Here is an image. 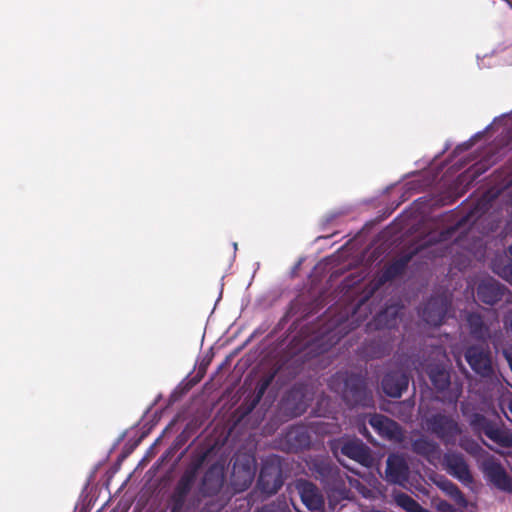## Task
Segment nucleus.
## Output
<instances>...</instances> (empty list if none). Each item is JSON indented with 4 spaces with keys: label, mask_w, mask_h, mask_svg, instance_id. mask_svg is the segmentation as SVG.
<instances>
[{
    "label": "nucleus",
    "mask_w": 512,
    "mask_h": 512,
    "mask_svg": "<svg viewBox=\"0 0 512 512\" xmlns=\"http://www.w3.org/2000/svg\"><path fill=\"white\" fill-rule=\"evenodd\" d=\"M467 322L472 336L480 343L467 349L465 359L475 373L482 377H489L493 373V366L490 350L485 342L488 335L487 329L483 325L481 317L477 314H469Z\"/></svg>",
    "instance_id": "1"
},
{
    "label": "nucleus",
    "mask_w": 512,
    "mask_h": 512,
    "mask_svg": "<svg viewBox=\"0 0 512 512\" xmlns=\"http://www.w3.org/2000/svg\"><path fill=\"white\" fill-rule=\"evenodd\" d=\"M470 424L477 432H483L490 440L501 447H512V435L506 430L492 424L480 414H473L470 417Z\"/></svg>",
    "instance_id": "2"
},
{
    "label": "nucleus",
    "mask_w": 512,
    "mask_h": 512,
    "mask_svg": "<svg viewBox=\"0 0 512 512\" xmlns=\"http://www.w3.org/2000/svg\"><path fill=\"white\" fill-rule=\"evenodd\" d=\"M423 419L429 430L447 442L452 441L460 432L457 422L441 413L431 416L423 413Z\"/></svg>",
    "instance_id": "3"
},
{
    "label": "nucleus",
    "mask_w": 512,
    "mask_h": 512,
    "mask_svg": "<svg viewBox=\"0 0 512 512\" xmlns=\"http://www.w3.org/2000/svg\"><path fill=\"white\" fill-rule=\"evenodd\" d=\"M482 467L485 476L493 485L502 491L512 492V478L500 463L493 458H488L483 462Z\"/></svg>",
    "instance_id": "4"
},
{
    "label": "nucleus",
    "mask_w": 512,
    "mask_h": 512,
    "mask_svg": "<svg viewBox=\"0 0 512 512\" xmlns=\"http://www.w3.org/2000/svg\"><path fill=\"white\" fill-rule=\"evenodd\" d=\"M448 306L446 298H432L422 311L423 320L433 326L441 325L447 315Z\"/></svg>",
    "instance_id": "5"
},
{
    "label": "nucleus",
    "mask_w": 512,
    "mask_h": 512,
    "mask_svg": "<svg viewBox=\"0 0 512 512\" xmlns=\"http://www.w3.org/2000/svg\"><path fill=\"white\" fill-rule=\"evenodd\" d=\"M296 488L303 504L310 511H319L323 508V497L315 485L305 480H299L296 484Z\"/></svg>",
    "instance_id": "6"
},
{
    "label": "nucleus",
    "mask_w": 512,
    "mask_h": 512,
    "mask_svg": "<svg viewBox=\"0 0 512 512\" xmlns=\"http://www.w3.org/2000/svg\"><path fill=\"white\" fill-rule=\"evenodd\" d=\"M369 423L379 435L388 440L400 441L402 439V431L399 425L383 415H372Z\"/></svg>",
    "instance_id": "7"
},
{
    "label": "nucleus",
    "mask_w": 512,
    "mask_h": 512,
    "mask_svg": "<svg viewBox=\"0 0 512 512\" xmlns=\"http://www.w3.org/2000/svg\"><path fill=\"white\" fill-rule=\"evenodd\" d=\"M386 478L389 482L405 486L408 478V466L403 457L395 454L388 457Z\"/></svg>",
    "instance_id": "8"
},
{
    "label": "nucleus",
    "mask_w": 512,
    "mask_h": 512,
    "mask_svg": "<svg viewBox=\"0 0 512 512\" xmlns=\"http://www.w3.org/2000/svg\"><path fill=\"white\" fill-rule=\"evenodd\" d=\"M341 451L344 455L365 467L372 465L373 458L370 451L360 440L353 439L346 441L343 444Z\"/></svg>",
    "instance_id": "9"
},
{
    "label": "nucleus",
    "mask_w": 512,
    "mask_h": 512,
    "mask_svg": "<svg viewBox=\"0 0 512 512\" xmlns=\"http://www.w3.org/2000/svg\"><path fill=\"white\" fill-rule=\"evenodd\" d=\"M409 378L403 371H396L387 374L382 381V388L385 394L390 397L399 398L402 392L408 387Z\"/></svg>",
    "instance_id": "10"
},
{
    "label": "nucleus",
    "mask_w": 512,
    "mask_h": 512,
    "mask_svg": "<svg viewBox=\"0 0 512 512\" xmlns=\"http://www.w3.org/2000/svg\"><path fill=\"white\" fill-rule=\"evenodd\" d=\"M501 294V285L492 278L482 281L477 289L478 298L487 304H494L497 302L500 299Z\"/></svg>",
    "instance_id": "11"
},
{
    "label": "nucleus",
    "mask_w": 512,
    "mask_h": 512,
    "mask_svg": "<svg viewBox=\"0 0 512 512\" xmlns=\"http://www.w3.org/2000/svg\"><path fill=\"white\" fill-rule=\"evenodd\" d=\"M445 464L451 474L462 481L470 478L468 466L463 457L457 454H448L445 456Z\"/></svg>",
    "instance_id": "12"
},
{
    "label": "nucleus",
    "mask_w": 512,
    "mask_h": 512,
    "mask_svg": "<svg viewBox=\"0 0 512 512\" xmlns=\"http://www.w3.org/2000/svg\"><path fill=\"white\" fill-rule=\"evenodd\" d=\"M429 377L438 391H444L450 386V376L446 368L442 366H435L430 368Z\"/></svg>",
    "instance_id": "13"
},
{
    "label": "nucleus",
    "mask_w": 512,
    "mask_h": 512,
    "mask_svg": "<svg viewBox=\"0 0 512 512\" xmlns=\"http://www.w3.org/2000/svg\"><path fill=\"white\" fill-rule=\"evenodd\" d=\"M393 499L406 512H428L418 502L403 492H394Z\"/></svg>",
    "instance_id": "14"
},
{
    "label": "nucleus",
    "mask_w": 512,
    "mask_h": 512,
    "mask_svg": "<svg viewBox=\"0 0 512 512\" xmlns=\"http://www.w3.org/2000/svg\"><path fill=\"white\" fill-rule=\"evenodd\" d=\"M413 447L417 453L425 455L428 458H435L439 455L438 446L425 438L416 440Z\"/></svg>",
    "instance_id": "15"
},
{
    "label": "nucleus",
    "mask_w": 512,
    "mask_h": 512,
    "mask_svg": "<svg viewBox=\"0 0 512 512\" xmlns=\"http://www.w3.org/2000/svg\"><path fill=\"white\" fill-rule=\"evenodd\" d=\"M440 486L459 506H467V500L456 485L449 481H443Z\"/></svg>",
    "instance_id": "16"
},
{
    "label": "nucleus",
    "mask_w": 512,
    "mask_h": 512,
    "mask_svg": "<svg viewBox=\"0 0 512 512\" xmlns=\"http://www.w3.org/2000/svg\"><path fill=\"white\" fill-rule=\"evenodd\" d=\"M408 261H409L408 258L400 259L398 261H395L391 265H389L381 277V282H386V281L394 278L395 276L401 274L403 272V270L405 269Z\"/></svg>",
    "instance_id": "17"
},
{
    "label": "nucleus",
    "mask_w": 512,
    "mask_h": 512,
    "mask_svg": "<svg viewBox=\"0 0 512 512\" xmlns=\"http://www.w3.org/2000/svg\"><path fill=\"white\" fill-rule=\"evenodd\" d=\"M460 394L461 388L459 386H455L451 388L446 395L443 396V400L455 405L458 398L460 397Z\"/></svg>",
    "instance_id": "18"
},
{
    "label": "nucleus",
    "mask_w": 512,
    "mask_h": 512,
    "mask_svg": "<svg viewBox=\"0 0 512 512\" xmlns=\"http://www.w3.org/2000/svg\"><path fill=\"white\" fill-rule=\"evenodd\" d=\"M499 405L501 407V410L506 414V407L512 414V394L510 392H506L502 394Z\"/></svg>",
    "instance_id": "19"
},
{
    "label": "nucleus",
    "mask_w": 512,
    "mask_h": 512,
    "mask_svg": "<svg viewBox=\"0 0 512 512\" xmlns=\"http://www.w3.org/2000/svg\"><path fill=\"white\" fill-rule=\"evenodd\" d=\"M265 482H266V473L264 470H262L260 473V476H259V484L262 486L264 491H266L268 493H275L278 490V488L281 486V483L276 479L274 481V486L271 489L267 488L265 486Z\"/></svg>",
    "instance_id": "20"
},
{
    "label": "nucleus",
    "mask_w": 512,
    "mask_h": 512,
    "mask_svg": "<svg viewBox=\"0 0 512 512\" xmlns=\"http://www.w3.org/2000/svg\"><path fill=\"white\" fill-rule=\"evenodd\" d=\"M497 273L502 278L512 283V260H510L500 271H497Z\"/></svg>",
    "instance_id": "21"
},
{
    "label": "nucleus",
    "mask_w": 512,
    "mask_h": 512,
    "mask_svg": "<svg viewBox=\"0 0 512 512\" xmlns=\"http://www.w3.org/2000/svg\"><path fill=\"white\" fill-rule=\"evenodd\" d=\"M435 507L439 512H455L454 507L444 500L437 502Z\"/></svg>",
    "instance_id": "22"
},
{
    "label": "nucleus",
    "mask_w": 512,
    "mask_h": 512,
    "mask_svg": "<svg viewBox=\"0 0 512 512\" xmlns=\"http://www.w3.org/2000/svg\"><path fill=\"white\" fill-rule=\"evenodd\" d=\"M245 472H246V475H247V481H249V483H251L252 478H253L252 471L250 469H247Z\"/></svg>",
    "instance_id": "23"
},
{
    "label": "nucleus",
    "mask_w": 512,
    "mask_h": 512,
    "mask_svg": "<svg viewBox=\"0 0 512 512\" xmlns=\"http://www.w3.org/2000/svg\"><path fill=\"white\" fill-rule=\"evenodd\" d=\"M454 358H455V360H456V362H457V365H458L459 367H462V362H461L460 355H458L457 353H455V352H454Z\"/></svg>",
    "instance_id": "24"
},
{
    "label": "nucleus",
    "mask_w": 512,
    "mask_h": 512,
    "mask_svg": "<svg viewBox=\"0 0 512 512\" xmlns=\"http://www.w3.org/2000/svg\"><path fill=\"white\" fill-rule=\"evenodd\" d=\"M260 512H275V511H274L273 507L266 506Z\"/></svg>",
    "instance_id": "25"
},
{
    "label": "nucleus",
    "mask_w": 512,
    "mask_h": 512,
    "mask_svg": "<svg viewBox=\"0 0 512 512\" xmlns=\"http://www.w3.org/2000/svg\"><path fill=\"white\" fill-rule=\"evenodd\" d=\"M480 170H481V168H476L473 172V175L481 173L482 171H480Z\"/></svg>",
    "instance_id": "26"
},
{
    "label": "nucleus",
    "mask_w": 512,
    "mask_h": 512,
    "mask_svg": "<svg viewBox=\"0 0 512 512\" xmlns=\"http://www.w3.org/2000/svg\"><path fill=\"white\" fill-rule=\"evenodd\" d=\"M509 252L512 255V245L509 247Z\"/></svg>",
    "instance_id": "27"
},
{
    "label": "nucleus",
    "mask_w": 512,
    "mask_h": 512,
    "mask_svg": "<svg viewBox=\"0 0 512 512\" xmlns=\"http://www.w3.org/2000/svg\"><path fill=\"white\" fill-rule=\"evenodd\" d=\"M420 412L423 413V406H420Z\"/></svg>",
    "instance_id": "28"
}]
</instances>
